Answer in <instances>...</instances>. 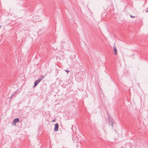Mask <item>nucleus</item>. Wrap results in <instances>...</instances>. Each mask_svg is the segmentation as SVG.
Masks as SVG:
<instances>
[{"label":"nucleus","mask_w":148,"mask_h":148,"mask_svg":"<svg viewBox=\"0 0 148 148\" xmlns=\"http://www.w3.org/2000/svg\"><path fill=\"white\" fill-rule=\"evenodd\" d=\"M108 119L109 120V121H108V122L109 123V125H110L111 124V125L112 127H113V124L114 122V121L113 120L112 118H111L110 116H108Z\"/></svg>","instance_id":"1"},{"label":"nucleus","mask_w":148,"mask_h":148,"mask_svg":"<svg viewBox=\"0 0 148 148\" xmlns=\"http://www.w3.org/2000/svg\"><path fill=\"white\" fill-rule=\"evenodd\" d=\"M40 81L41 80L40 79V78H38L37 80L35 82L33 87H36Z\"/></svg>","instance_id":"2"},{"label":"nucleus","mask_w":148,"mask_h":148,"mask_svg":"<svg viewBox=\"0 0 148 148\" xmlns=\"http://www.w3.org/2000/svg\"><path fill=\"white\" fill-rule=\"evenodd\" d=\"M59 127L58 124L56 123L55 125V127L54 128V131L55 132L57 131L58 130V128Z\"/></svg>","instance_id":"3"},{"label":"nucleus","mask_w":148,"mask_h":148,"mask_svg":"<svg viewBox=\"0 0 148 148\" xmlns=\"http://www.w3.org/2000/svg\"><path fill=\"white\" fill-rule=\"evenodd\" d=\"M113 47H114L113 50L114 51V54L115 55H116L117 54V49H116V47L115 46H114Z\"/></svg>","instance_id":"4"},{"label":"nucleus","mask_w":148,"mask_h":148,"mask_svg":"<svg viewBox=\"0 0 148 148\" xmlns=\"http://www.w3.org/2000/svg\"><path fill=\"white\" fill-rule=\"evenodd\" d=\"M19 121V119L18 118L15 119L13 121V123L14 124L18 122Z\"/></svg>","instance_id":"5"},{"label":"nucleus","mask_w":148,"mask_h":148,"mask_svg":"<svg viewBox=\"0 0 148 148\" xmlns=\"http://www.w3.org/2000/svg\"><path fill=\"white\" fill-rule=\"evenodd\" d=\"M76 79H77V81L78 82H80L82 79L81 77L80 76H78L77 77Z\"/></svg>","instance_id":"6"},{"label":"nucleus","mask_w":148,"mask_h":148,"mask_svg":"<svg viewBox=\"0 0 148 148\" xmlns=\"http://www.w3.org/2000/svg\"><path fill=\"white\" fill-rule=\"evenodd\" d=\"M16 93V92H14V93L12 94L11 96L10 97V98L9 99V100H11L12 98L13 97V96H14V95Z\"/></svg>","instance_id":"7"},{"label":"nucleus","mask_w":148,"mask_h":148,"mask_svg":"<svg viewBox=\"0 0 148 148\" xmlns=\"http://www.w3.org/2000/svg\"><path fill=\"white\" fill-rule=\"evenodd\" d=\"M41 78H40V79L41 80V81L42 79H43L45 78V76H43V75H42L41 76Z\"/></svg>","instance_id":"8"},{"label":"nucleus","mask_w":148,"mask_h":148,"mask_svg":"<svg viewBox=\"0 0 148 148\" xmlns=\"http://www.w3.org/2000/svg\"><path fill=\"white\" fill-rule=\"evenodd\" d=\"M130 16L131 18H134V17H135V16H133L132 15H130Z\"/></svg>","instance_id":"9"},{"label":"nucleus","mask_w":148,"mask_h":148,"mask_svg":"<svg viewBox=\"0 0 148 148\" xmlns=\"http://www.w3.org/2000/svg\"><path fill=\"white\" fill-rule=\"evenodd\" d=\"M65 71H66L67 72V73H68L69 72V71L68 70H65Z\"/></svg>","instance_id":"10"},{"label":"nucleus","mask_w":148,"mask_h":148,"mask_svg":"<svg viewBox=\"0 0 148 148\" xmlns=\"http://www.w3.org/2000/svg\"><path fill=\"white\" fill-rule=\"evenodd\" d=\"M55 120H53L52 121V122H55Z\"/></svg>","instance_id":"11"},{"label":"nucleus","mask_w":148,"mask_h":148,"mask_svg":"<svg viewBox=\"0 0 148 148\" xmlns=\"http://www.w3.org/2000/svg\"><path fill=\"white\" fill-rule=\"evenodd\" d=\"M1 27V25H0V28Z\"/></svg>","instance_id":"12"}]
</instances>
